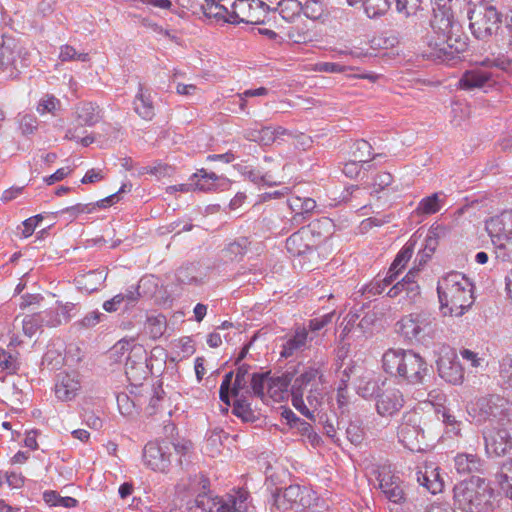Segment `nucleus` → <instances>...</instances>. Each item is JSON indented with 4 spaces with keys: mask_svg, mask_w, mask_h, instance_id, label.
I'll return each instance as SVG.
<instances>
[{
    "mask_svg": "<svg viewBox=\"0 0 512 512\" xmlns=\"http://www.w3.org/2000/svg\"><path fill=\"white\" fill-rule=\"evenodd\" d=\"M325 383L322 363L305 367L295 377L290 388L291 403L302 415L312 421H323L325 413Z\"/></svg>",
    "mask_w": 512,
    "mask_h": 512,
    "instance_id": "obj_2",
    "label": "nucleus"
},
{
    "mask_svg": "<svg viewBox=\"0 0 512 512\" xmlns=\"http://www.w3.org/2000/svg\"><path fill=\"white\" fill-rule=\"evenodd\" d=\"M352 155L354 160L366 163L371 159L372 146L366 140L360 139L354 143Z\"/></svg>",
    "mask_w": 512,
    "mask_h": 512,
    "instance_id": "obj_48",
    "label": "nucleus"
},
{
    "mask_svg": "<svg viewBox=\"0 0 512 512\" xmlns=\"http://www.w3.org/2000/svg\"><path fill=\"white\" fill-rule=\"evenodd\" d=\"M30 4L35 10V15L44 18L54 11L56 0H30Z\"/></svg>",
    "mask_w": 512,
    "mask_h": 512,
    "instance_id": "obj_54",
    "label": "nucleus"
},
{
    "mask_svg": "<svg viewBox=\"0 0 512 512\" xmlns=\"http://www.w3.org/2000/svg\"><path fill=\"white\" fill-rule=\"evenodd\" d=\"M130 189H131L130 185L128 186L127 184H123L118 192L111 194L104 199L99 200L95 204H77V205L71 207L69 210L74 211L76 213H90L93 211V209L96 206L100 207V208H107L119 201L120 193L130 191Z\"/></svg>",
    "mask_w": 512,
    "mask_h": 512,
    "instance_id": "obj_31",
    "label": "nucleus"
},
{
    "mask_svg": "<svg viewBox=\"0 0 512 512\" xmlns=\"http://www.w3.org/2000/svg\"><path fill=\"white\" fill-rule=\"evenodd\" d=\"M61 108L60 101L54 97L53 95H44L38 105H37V112L41 115H44L46 113H50L52 115H56L57 112Z\"/></svg>",
    "mask_w": 512,
    "mask_h": 512,
    "instance_id": "obj_46",
    "label": "nucleus"
},
{
    "mask_svg": "<svg viewBox=\"0 0 512 512\" xmlns=\"http://www.w3.org/2000/svg\"><path fill=\"white\" fill-rule=\"evenodd\" d=\"M192 180H194L195 190L204 192L224 189L229 184L227 178L218 176L214 172H207L205 169H200L194 173Z\"/></svg>",
    "mask_w": 512,
    "mask_h": 512,
    "instance_id": "obj_24",
    "label": "nucleus"
},
{
    "mask_svg": "<svg viewBox=\"0 0 512 512\" xmlns=\"http://www.w3.org/2000/svg\"><path fill=\"white\" fill-rule=\"evenodd\" d=\"M493 491L481 478L462 481L454 487V504L464 512H488Z\"/></svg>",
    "mask_w": 512,
    "mask_h": 512,
    "instance_id": "obj_5",
    "label": "nucleus"
},
{
    "mask_svg": "<svg viewBox=\"0 0 512 512\" xmlns=\"http://www.w3.org/2000/svg\"><path fill=\"white\" fill-rule=\"evenodd\" d=\"M439 375L447 382L457 385L464 379V371L461 364L449 358H441L437 361Z\"/></svg>",
    "mask_w": 512,
    "mask_h": 512,
    "instance_id": "obj_28",
    "label": "nucleus"
},
{
    "mask_svg": "<svg viewBox=\"0 0 512 512\" xmlns=\"http://www.w3.org/2000/svg\"><path fill=\"white\" fill-rule=\"evenodd\" d=\"M270 377L264 374H254L251 379V388L254 395L263 397L265 390H267V381Z\"/></svg>",
    "mask_w": 512,
    "mask_h": 512,
    "instance_id": "obj_58",
    "label": "nucleus"
},
{
    "mask_svg": "<svg viewBox=\"0 0 512 512\" xmlns=\"http://www.w3.org/2000/svg\"><path fill=\"white\" fill-rule=\"evenodd\" d=\"M118 408L122 415L129 416L133 414L135 408L134 400H130L129 396L122 393L117 396Z\"/></svg>",
    "mask_w": 512,
    "mask_h": 512,
    "instance_id": "obj_62",
    "label": "nucleus"
},
{
    "mask_svg": "<svg viewBox=\"0 0 512 512\" xmlns=\"http://www.w3.org/2000/svg\"><path fill=\"white\" fill-rule=\"evenodd\" d=\"M507 401L500 396L481 397L468 407V414L477 424L500 422L507 416Z\"/></svg>",
    "mask_w": 512,
    "mask_h": 512,
    "instance_id": "obj_9",
    "label": "nucleus"
},
{
    "mask_svg": "<svg viewBox=\"0 0 512 512\" xmlns=\"http://www.w3.org/2000/svg\"><path fill=\"white\" fill-rule=\"evenodd\" d=\"M393 181V177L389 172H379L373 180V191L378 193L388 187Z\"/></svg>",
    "mask_w": 512,
    "mask_h": 512,
    "instance_id": "obj_61",
    "label": "nucleus"
},
{
    "mask_svg": "<svg viewBox=\"0 0 512 512\" xmlns=\"http://www.w3.org/2000/svg\"><path fill=\"white\" fill-rule=\"evenodd\" d=\"M497 260L512 263V236L492 239Z\"/></svg>",
    "mask_w": 512,
    "mask_h": 512,
    "instance_id": "obj_36",
    "label": "nucleus"
},
{
    "mask_svg": "<svg viewBox=\"0 0 512 512\" xmlns=\"http://www.w3.org/2000/svg\"><path fill=\"white\" fill-rule=\"evenodd\" d=\"M499 66V61L491 60L488 58L483 60L478 66L463 73L459 80L460 87L465 90L484 87L493 79V73L489 69Z\"/></svg>",
    "mask_w": 512,
    "mask_h": 512,
    "instance_id": "obj_15",
    "label": "nucleus"
},
{
    "mask_svg": "<svg viewBox=\"0 0 512 512\" xmlns=\"http://www.w3.org/2000/svg\"><path fill=\"white\" fill-rule=\"evenodd\" d=\"M416 475L417 482L432 494L442 491L444 482L437 467H434L433 465H425L424 469L418 470Z\"/></svg>",
    "mask_w": 512,
    "mask_h": 512,
    "instance_id": "obj_27",
    "label": "nucleus"
},
{
    "mask_svg": "<svg viewBox=\"0 0 512 512\" xmlns=\"http://www.w3.org/2000/svg\"><path fill=\"white\" fill-rule=\"evenodd\" d=\"M233 412L235 415L243 418L244 420H249L250 417L252 416L250 404L243 399L235 400V403L233 405Z\"/></svg>",
    "mask_w": 512,
    "mask_h": 512,
    "instance_id": "obj_64",
    "label": "nucleus"
},
{
    "mask_svg": "<svg viewBox=\"0 0 512 512\" xmlns=\"http://www.w3.org/2000/svg\"><path fill=\"white\" fill-rule=\"evenodd\" d=\"M308 490L299 485H290L274 495V505L279 510L300 509L310 505Z\"/></svg>",
    "mask_w": 512,
    "mask_h": 512,
    "instance_id": "obj_17",
    "label": "nucleus"
},
{
    "mask_svg": "<svg viewBox=\"0 0 512 512\" xmlns=\"http://www.w3.org/2000/svg\"><path fill=\"white\" fill-rule=\"evenodd\" d=\"M437 293L443 316L460 317L473 304V285L458 272L443 277L438 282Z\"/></svg>",
    "mask_w": 512,
    "mask_h": 512,
    "instance_id": "obj_3",
    "label": "nucleus"
},
{
    "mask_svg": "<svg viewBox=\"0 0 512 512\" xmlns=\"http://www.w3.org/2000/svg\"><path fill=\"white\" fill-rule=\"evenodd\" d=\"M293 381L289 375L270 377L267 381V394L276 401L282 400Z\"/></svg>",
    "mask_w": 512,
    "mask_h": 512,
    "instance_id": "obj_32",
    "label": "nucleus"
},
{
    "mask_svg": "<svg viewBox=\"0 0 512 512\" xmlns=\"http://www.w3.org/2000/svg\"><path fill=\"white\" fill-rule=\"evenodd\" d=\"M151 286H156L153 277L141 278L137 286H131L126 290L125 293H122L124 302H127L128 304L135 303L142 297V292L140 291V289L150 288Z\"/></svg>",
    "mask_w": 512,
    "mask_h": 512,
    "instance_id": "obj_38",
    "label": "nucleus"
},
{
    "mask_svg": "<svg viewBox=\"0 0 512 512\" xmlns=\"http://www.w3.org/2000/svg\"><path fill=\"white\" fill-rule=\"evenodd\" d=\"M455 468L460 474L479 472L482 467L481 459L472 453H459L454 458Z\"/></svg>",
    "mask_w": 512,
    "mask_h": 512,
    "instance_id": "obj_30",
    "label": "nucleus"
},
{
    "mask_svg": "<svg viewBox=\"0 0 512 512\" xmlns=\"http://www.w3.org/2000/svg\"><path fill=\"white\" fill-rule=\"evenodd\" d=\"M104 279L105 276L102 272L93 270L85 275L79 276L76 281L79 289L87 293H92L99 289Z\"/></svg>",
    "mask_w": 512,
    "mask_h": 512,
    "instance_id": "obj_35",
    "label": "nucleus"
},
{
    "mask_svg": "<svg viewBox=\"0 0 512 512\" xmlns=\"http://www.w3.org/2000/svg\"><path fill=\"white\" fill-rule=\"evenodd\" d=\"M383 369L409 384H421L428 373L423 357L412 350L388 349L382 356Z\"/></svg>",
    "mask_w": 512,
    "mask_h": 512,
    "instance_id": "obj_4",
    "label": "nucleus"
},
{
    "mask_svg": "<svg viewBox=\"0 0 512 512\" xmlns=\"http://www.w3.org/2000/svg\"><path fill=\"white\" fill-rule=\"evenodd\" d=\"M38 315L43 320L44 326L56 327L62 323L58 311L46 310V311L39 312Z\"/></svg>",
    "mask_w": 512,
    "mask_h": 512,
    "instance_id": "obj_63",
    "label": "nucleus"
},
{
    "mask_svg": "<svg viewBox=\"0 0 512 512\" xmlns=\"http://www.w3.org/2000/svg\"><path fill=\"white\" fill-rule=\"evenodd\" d=\"M357 393L365 399L372 398L373 396L377 397L379 391L378 381L373 377L367 375L362 376L358 380V384L356 386Z\"/></svg>",
    "mask_w": 512,
    "mask_h": 512,
    "instance_id": "obj_40",
    "label": "nucleus"
},
{
    "mask_svg": "<svg viewBox=\"0 0 512 512\" xmlns=\"http://www.w3.org/2000/svg\"><path fill=\"white\" fill-rule=\"evenodd\" d=\"M418 269H411L405 277L394 284L387 292V296L390 298H396L404 294L403 298L409 303L416 301V298L420 295V287L417 284L415 278L418 274Z\"/></svg>",
    "mask_w": 512,
    "mask_h": 512,
    "instance_id": "obj_20",
    "label": "nucleus"
},
{
    "mask_svg": "<svg viewBox=\"0 0 512 512\" xmlns=\"http://www.w3.org/2000/svg\"><path fill=\"white\" fill-rule=\"evenodd\" d=\"M249 245H250L249 240L245 237H242V238L237 239L233 243H231L228 246L227 250L235 258L241 257L246 253Z\"/></svg>",
    "mask_w": 512,
    "mask_h": 512,
    "instance_id": "obj_60",
    "label": "nucleus"
},
{
    "mask_svg": "<svg viewBox=\"0 0 512 512\" xmlns=\"http://www.w3.org/2000/svg\"><path fill=\"white\" fill-rule=\"evenodd\" d=\"M453 0H433L431 30L425 37L428 58L449 62L467 48V37L452 12Z\"/></svg>",
    "mask_w": 512,
    "mask_h": 512,
    "instance_id": "obj_1",
    "label": "nucleus"
},
{
    "mask_svg": "<svg viewBox=\"0 0 512 512\" xmlns=\"http://www.w3.org/2000/svg\"><path fill=\"white\" fill-rule=\"evenodd\" d=\"M499 378L505 388H512V354H507L500 360Z\"/></svg>",
    "mask_w": 512,
    "mask_h": 512,
    "instance_id": "obj_45",
    "label": "nucleus"
},
{
    "mask_svg": "<svg viewBox=\"0 0 512 512\" xmlns=\"http://www.w3.org/2000/svg\"><path fill=\"white\" fill-rule=\"evenodd\" d=\"M23 332L25 335L34 336L44 325L38 313L26 315L22 320Z\"/></svg>",
    "mask_w": 512,
    "mask_h": 512,
    "instance_id": "obj_50",
    "label": "nucleus"
},
{
    "mask_svg": "<svg viewBox=\"0 0 512 512\" xmlns=\"http://www.w3.org/2000/svg\"><path fill=\"white\" fill-rule=\"evenodd\" d=\"M363 6L369 18H375L385 14L389 7L388 0H364Z\"/></svg>",
    "mask_w": 512,
    "mask_h": 512,
    "instance_id": "obj_44",
    "label": "nucleus"
},
{
    "mask_svg": "<svg viewBox=\"0 0 512 512\" xmlns=\"http://www.w3.org/2000/svg\"><path fill=\"white\" fill-rule=\"evenodd\" d=\"M332 228V221L322 218L300 228L286 240L287 251L292 256H303L312 253L320 243L327 239Z\"/></svg>",
    "mask_w": 512,
    "mask_h": 512,
    "instance_id": "obj_6",
    "label": "nucleus"
},
{
    "mask_svg": "<svg viewBox=\"0 0 512 512\" xmlns=\"http://www.w3.org/2000/svg\"><path fill=\"white\" fill-rule=\"evenodd\" d=\"M436 318L426 311L403 316L397 323V332L410 344H428L436 332Z\"/></svg>",
    "mask_w": 512,
    "mask_h": 512,
    "instance_id": "obj_7",
    "label": "nucleus"
},
{
    "mask_svg": "<svg viewBox=\"0 0 512 512\" xmlns=\"http://www.w3.org/2000/svg\"><path fill=\"white\" fill-rule=\"evenodd\" d=\"M308 331L305 327H297L293 334L287 335L282 344L280 356L282 358H289L303 351L307 347Z\"/></svg>",
    "mask_w": 512,
    "mask_h": 512,
    "instance_id": "obj_25",
    "label": "nucleus"
},
{
    "mask_svg": "<svg viewBox=\"0 0 512 512\" xmlns=\"http://www.w3.org/2000/svg\"><path fill=\"white\" fill-rule=\"evenodd\" d=\"M302 4L298 0H280L273 10L279 12L281 17L292 21L301 12Z\"/></svg>",
    "mask_w": 512,
    "mask_h": 512,
    "instance_id": "obj_37",
    "label": "nucleus"
},
{
    "mask_svg": "<svg viewBox=\"0 0 512 512\" xmlns=\"http://www.w3.org/2000/svg\"><path fill=\"white\" fill-rule=\"evenodd\" d=\"M175 276L179 285L198 286L203 283L205 274L197 264L191 263L180 267Z\"/></svg>",
    "mask_w": 512,
    "mask_h": 512,
    "instance_id": "obj_29",
    "label": "nucleus"
},
{
    "mask_svg": "<svg viewBox=\"0 0 512 512\" xmlns=\"http://www.w3.org/2000/svg\"><path fill=\"white\" fill-rule=\"evenodd\" d=\"M247 376H248V367L242 365L238 368L234 385L231 389V393L233 396L238 397L240 390H242L247 384Z\"/></svg>",
    "mask_w": 512,
    "mask_h": 512,
    "instance_id": "obj_57",
    "label": "nucleus"
},
{
    "mask_svg": "<svg viewBox=\"0 0 512 512\" xmlns=\"http://www.w3.org/2000/svg\"><path fill=\"white\" fill-rule=\"evenodd\" d=\"M485 226L491 240L512 236V210L491 217Z\"/></svg>",
    "mask_w": 512,
    "mask_h": 512,
    "instance_id": "obj_22",
    "label": "nucleus"
},
{
    "mask_svg": "<svg viewBox=\"0 0 512 512\" xmlns=\"http://www.w3.org/2000/svg\"><path fill=\"white\" fill-rule=\"evenodd\" d=\"M349 441L353 444H360L364 438V429L357 422H350L346 428Z\"/></svg>",
    "mask_w": 512,
    "mask_h": 512,
    "instance_id": "obj_59",
    "label": "nucleus"
},
{
    "mask_svg": "<svg viewBox=\"0 0 512 512\" xmlns=\"http://www.w3.org/2000/svg\"><path fill=\"white\" fill-rule=\"evenodd\" d=\"M472 34L481 40L492 36L499 28L500 16L493 6L480 5L469 13Z\"/></svg>",
    "mask_w": 512,
    "mask_h": 512,
    "instance_id": "obj_11",
    "label": "nucleus"
},
{
    "mask_svg": "<svg viewBox=\"0 0 512 512\" xmlns=\"http://www.w3.org/2000/svg\"><path fill=\"white\" fill-rule=\"evenodd\" d=\"M301 12L312 20H317L322 17L324 13V7L321 1L319 0H306L302 5Z\"/></svg>",
    "mask_w": 512,
    "mask_h": 512,
    "instance_id": "obj_51",
    "label": "nucleus"
},
{
    "mask_svg": "<svg viewBox=\"0 0 512 512\" xmlns=\"http://www.w3.org/2000/svg\"><path fill=\"white\" fill-rule=\"evenodd\" d=\"M496 482L504 494L512 500V458L505 460L496 474Z\"/></svg>",
    "mask_w": 512,
    "mask_h": 512,
    "instance_id": "obj_34",
    "label": "nucleus"
},
{
    "mask_svg": "<svg viewBox=\"0 0 512 512\" xmlns=\"http://www.w3.org/2000/svg\"><path fill=\"white\" fill-rule=\"evenodd\" d=\"M422 0H396V9L405 16L416 14L421 7Z\"/></svg>",
    "mask_w": 512,
    "mask_h": 512,
    "instance_id": "obj_56",
    "label": "nucleus"
},
{
    "mask_svg": "<svg viewBox=\"0 0 512 512\" xmlns=\"http://www.w3.org/2000/svg\"><path fill=\"white\" fill-rule=\"evenodd\" d=\"M441 208L439 195L434 193L428 197L423 198L415 210L418 215H430L437 213Z\"/></svg>",
    "mask_w": 512,
    "mask_h": 512,
    "instance_id": "obj_41",
    "label": "nucleus"
},
{
    "mask_svg": "<svg viewBox=\"0 0 512 512\" xmlns=\"http://www.w3.org/2000/svg\"><path fill=\"white\" fill-rule=\"evenodd\" d=\"M217 506V503L213 498L207 494H199L195 499L188 502L187 512H212Z\"/></svg>",
    "mask_w": 512,
    "mask_h": 512,
    "instance_id": "obj_39",
    "label": "nucleus"
},
{
    "mask_svg": "<svg viewBox=\"0 0 512 512\" xmlns=\"http://www.w3.org/2000/svg\"><path fill=\"white\" fill-rule=\"evenodd\" d=\"M269 10L270 5L262 0H235L221 19L232 24H260Z\"/></svg>",
    "mask_w": 512,
    "mask_h": 512,
    "instance_id": "obj_8",
    "label": "nucleus"
},
{
    "mask_svg": "<svg viewBox=\"0 0 512 512\" xmlns=\"http://www.w3.org/2000/svg\"><path fill=\"white\" fill-rule=\"evenodd\" d=\"M144 465L153 471L165 472L170 465V446L167 442H148L143 449Z\"/></svg>",
    "mask_w": 512,
    "mask_h": 512,
    "instance_id": "obj_16",
    "label": "nucleus"
},
{
    "mask_svg": "<svg viewBox=\"0 0 512 512\" xmlns=\"http://www.w3.org/2000/svg\"><path fill=\"white\" fill-rule=\"evenodd\" d=\"M485 448L488 454L495 456L505 455L512 447V440L508 431L499 427H486L483 430Z\"/></svg>",
    "mask_w": 512,
    "mask_h": 512,
    "instance_id": "obj_18",
    "label": "nucleus"
},
{
    "mask_svg": "<svg viewBox=\"0 0 512 512\" xmlns=\"http://www.w3.org/2000/svg\"><path fill=\"white\" fill-rule=\"evenodd\" d=\"M414 252V245L408 242L397 254L393 261V269L402 270L410 260Z\"/></svg>",
    "mask_w": 512,
    "mask_h": 512,
    "instance_id": "obj_53",
    "label": "nucleus"
},
{
    "mask_svg": "<svg viewBox=\"0 0 512 512\" xmlns=\"http://www.w3.org/2000/svg\"><path fill=\"white\" fill-rule=\"evenodd\" d=\"M133 345H138L133 339H121L110 350V355L115 361H122L125 354L131 356Z\"/></svg>",
    "mask_w": 512,
    "mask_h": 512,
    "instance_id": "obj_49",
    "label": "nucleus"
},
{
    "mask_svg": "<svg viewBox=\"0 0 512 512\" xmlns=\"http://www.w3.org/2000/svg\"><path fill=\"white\" fill-rule=\"evenodd\" d=\"M288 206L293 212L291 222L293 225L304 223L316 208V201L310 197L291 195L287 200Z\"/></svg>",
    "mask_w": 512,
    "mask_h": 512,
    "instance_id": "obj_21",
    "label": "nucleus"
},
{
    "mask_svg": "<svg viewBox=\"0 0 512 512\" xmlns=\"http://www.w3.org/2000/svg\"><path fill=\"white\" fill-rule=\"evenodd\" d=\"M125 374L131 386L141 387L148 378L147 352L142 345H133L131 356H126Z\"/></svg>",
    "mask_w": 512,
    "mask_h": 512,
    "instance_id": "obj_13",
    "label": "nucleus"
},
{
    "mask_svg": "<svg viewBox=\"0 0 512 512\" xmlns=\"http://www.w3.org/2000/svg\"><path fill=\"white\" fill-rule=\"evenodd\" d=\"M378 487L384 497L395 504H401L405 501V491L403 481L395 474L390 466H381L377 471Z\"/></svg>",
    "mask_w": 512,
    "mask_h": 512,
    "instance_id": "obj_14",
    "label": "nucleus"
},
{
    "mask_svg": "<svg viewBox=\"0 0 512 512\" xmlns=\"http://www.w3.org/2000/svg\"><path fill=\"white\" fill-rule=\"evenodd\" d=\"M77 120L82 126H93L100 121L98 107L93 103H82L76 108Z\"/></svg>",
    "mask_w": 512,
    "mask_h": 512,
    "instance_id": "obj_33",
    "label": "nucleus"
},
{
    "mask_svg": "<svg viewBox=\"0 0 512 512\" xmlns=\"http://www.w3.org/2000/svg\"><path fill=\"white\" fill-rule=\"evenodd\" d=\"M246 138L250 141L258 142L264 146L272 145L275 143L272 126L262 127L259 130H250L247 132Z\"/></svg>",
    "mask_w": 512,
    "mask_h": 512,
    "instance_id": "obj_42",
    "label": "nucleus"
},
{
    "mask_svg": "<svg viewBox=\"0 0 512 512\" xmlns=\"http://www.w3.org/2000/svg\"><path fill=\"white\" fill-rule=\"evenodd\" d=\"M80 380L76 372L61 373L55 385L56 397L62 401H70L80 390Z\"/></svg>",
    "mask_w": 512,
    "mask_h": 512,
    "instance_id": "obj_23",
    "label": "nucleus"
},
{
    "mask_svg": "<svg viewBox=\"0 0 512 512\" xmlns=\"http://www.w3.org/2000/svg\"><path fill=\"white\" fill-rule=\"evenodd\" d=\"M135 113L142 119L150 121L155 116V109L149 89L139 85L138 92L133 101Z\"/></svg>",
    "mask_w": 512,
    "mask_h": 512,
    "instance_id": "obj_26",
    "label": "nucleus"
},
{
    "mask_svg": "<svg viewBox=\"0 0 512 512\" xmlns=\"http://www.w3.org/2000/svg\"><path fill=\"white\" fill-rule=\"evenodd\" d=\"M59 58L62 61L86 62L89 60V55L87 53H78L72 46L64 45L60 49Z\"/></svg>",
    "mask_w": 512,
    "mask_h": 512,
    "instance_id": "obj_55",
    "label": "nucleus"
},
{
    "mask_svg": "<svg viewBox=\"0 0 512 512\" xmlns=\"http://www.w3.org/2000/svg\"><path fill=\"white\" fill-rule=\"evenodd\" d=\"M225 0H205L202 6L203 13L207 17L221 19L223 15H227V6L222 4Z\"/></svg>",
    "mask_w": 512,
    "mask_h": 512,
    "instance_id": "obj_47",
    "label": "nucleus"
},
{
    "mask_svg": "<svg viewBox=\"0 0 512 512\" xmlns=\"http://www.w3.org/2000/svg\"><path fill=\"white\" fill-rule=\"evenodd\" d=\"M397 435L399 441L410 451H422L424 440L422 415L417 411L406 412L398 426Z\"/></svg>",
    "mask_w": 512,
    "mask_h": 512,
    "instance_id": "obj_10",
    "label": "nucleus"
},
{
    "mask_svg": "<svg viewBox=\"0 0 512 512\" xmlns=\"http://www.w3.org/2000/svg\"><path fill=\"white\" fill-rule=\"evenodd\" d=\"M403 393L395 387H387L377 394L376 411L382 417L398 413L404 406Z\"/></svg>",
    "mask_w": 512,
    "mask_h": 512,
    "instance_id": "obj_19",
    "label": "nucleus"
},
{
    "mask_svg": "<svg viewBox=\"0 0 512 512\" xmlns=\"http://www.w3.org/2000/svg\"><path fill=\"white\" fill-rule=\"evenodd\" d=\"M28 56L26 49L14 40L3 41L0 45V69L9 77H16L20 69L28 66Z\"/></svg>",
    "mask_w": 512,
    "mask_h": 512,
    "instance_id": "obj_12",
    "label": "nucleus"
},
{
    "mask_svg": "<svg viewBox=\"0 0 512 512\" xmlns=\"http://www.w3.org/2000/svg\"><path fill=\"white\" fill-rule=\"evenodd\" d=\"M166 328V320L164 316L149 317L147 319V329L152 338L157 339L163 335Z\"/></svg>",
    "mask_w": 512,
    "mask_h": 512,
    "instance_id": "obj_52",
    "label": "nucleus"
},
{
    "mask_svg": "<svg viewBox=\"0 0 512 512\" xmlns=\"http://www.w3.org/2000/svg\"><path fill=\"white\" fill-rule=\"evenodd\" d=\"M44 501L50 506L72 508L77 505V500L72 497H62L55 491H46L43 494Z\"/></svg>",
    "mask_w": 512,
    "mask_h": 512,
    "instance_id": "obj_43",
    "label": "nucleus"
}]
</instances>
